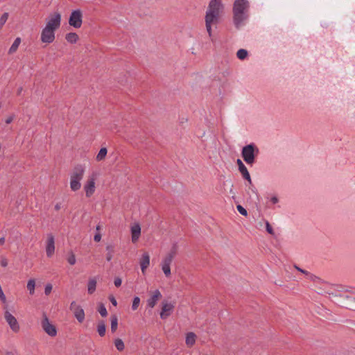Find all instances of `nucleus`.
Instances as JSON below:
<instances>
[{
    "label": "nucleus",
    "mask_w": 355,
    "mask_h": 355,
    "mask_svg": "<svg viewBox=\"0 0 355 355\" xmlns=\"http://www.w3.org/2000/svg\"><path fill=\"white\" fill-rule=\"evenodd\" d=\"M224 6L222 0H211L209 3L205 17V26L209 36H211V26L218 23L223 12Z\"/></svg>",
    "instance_id": "f257e3e1"
},
{
    "label": "nucleus",
    "mask_w": 355,
    "mask_h": 355,
    "mask_svg": "<svg viewBox=\"0 0 355 355\" xmlns=\"http://www.w3.org/2000/svg\"><path fill=\"white\" fill-rule=\"evenodd\" d=\"M250 3L248 0H235L233 4V23L236 29L245 25L249 17Z\"/></svg>",
    "instance_id": "f03ea898"
},
{
    "label": "nucleus",
    "mask_w": 355,
    "mask_h": 355,
    "mask_svg": "<svg viewBox=\"0 0 355 355\" xmlns=\"http://www.w3.org/2000/svg\"><path fill=\"white\" fill-rule=\"evenodd\" d=\"M333 302L340 307L355 311V298L347 293H328Z\"/></svg>",
    "instance_id": "7ed1b4c3"
},
{
    "label": "nucleus",
    "mask_w": 355,
    "mask_h": 355,
    "mask_svg": "<svg viewBox=\"0 0 355 355\" xmlns=\"http://www.w3.org/2000/svg\"><path fill=\"white\" fill-rule=\"evenodd\" d=\"M259 153V150L254 143L243 146L241 150L242 158L250 166H252L254 164L255 159Z\"/></svg>",
    "instance_id": "20e7f679"
},
{
    "label": "nucleus",
    "mask_w": 355,
    "mask_h": 355,
    "mask_svg": "<svg viewBox=\"0 0 355 355\" xmlns=\"http://www.w3.org/2000/svg\"><path fill=\"white\" fill-rule=\"evenodd\" d=\"M43 330L50 336L54 337L57 335V329L55 325L50 323L47 316L44 314L41 322Z\"/></svg>",
    "instance_id": "39448f33"
},
{
    "label": "nucleus",
    "mask_w": 355,
    "mask_h": 355,
    "mask_svg": "<svg viewBox=\"0 0 355 355\" xmlns=\"http://www.w3.org/2000/svg\"><path fill=\"white\" fill-rule=\"evenodd\" d=\"M83 15L80 10H73L69 17V24L70 26L78 28L81 27L83 23Z\"/></svg>",
    "instance_id": "423d86ee"
},
{
    "label": "nucleus",
    "mask_w": 355,
    "mask_h": 355,
    "mask_svg": "<svg viewBox=\"0 0 355 355\" xmlns=\"http://www.w3.org/2000/svg\"><path fill=\"white\" fill-rule=\"evenodd\" d=\"M95 176L94 174L89 176L86 183L84 185V190L87 197H91L95 191Z\"/></svg>",
    "instance_id": "0eeeda50"
},
{
    "label": "nucleus",
    "mask_w": 355,
    "mask_h": 355,
    "mask_svg": "<svg viewBox=\"0 0 355 355\" xmlns=\"http://www.w3.org/2000/svg\"><path fill=\"white\" fill-rule=\"evenodd\" d=\"M55 31L44 28L41 33V40L44 43H52L55 40Z\"/></svg>",
    "instance_id": "6e6552de"
},
{
    "label": "nucleus",
    "mask_w": 355,
    "mask_h": 355,
    "mask_svg": "<svg viewBox=\"0 0 355 355\" xmlns=\"http://www.w3.org/2000/svg\"><path fill=\"white\" fill-rule=\"evenodd\" d=\"M4 318L9 324L10 329L14 332H18L19 330V325L15 316H13L9 311H6L4 314Z\"/></svg>",
    "instance_id": "1a4fd4ad"
},
{
    "label": "nucleus",
    "mask_w": 355,
    "mask_h": 355,
    "mask_svg": "<svg viewBox=\"0 0 355 355\" xmlns=\"http://www.w3.org/2000/svg\"><path fill=\"white\" fill-rule=\"evenodd\" d=\"M70 309L73 311L74 315L79 322H83L85 320L84 310L75 302H72L70 304Z\"/></svg>",
    "instance_id": "9d476101"
},
{
    "label": "nucleus",
    "mask_w": 355,
    "mask_h": 355,
    "mask_svg": "<svg viewBox=\"0 0 355 355\" xmlns=\"http://www.w3.org/2000/svg\"><path fill=\"white\" fill-rule=\"evenodd\" d=\"M60 14L55 13L53 16L50 17L45 27L55 31L57 28L60 27Z\"/></svg>",
    "instance_id": "9b49d317"
},
{
    "label": "nucleus",
    "mask_w": 355,
    "mask_h": 355,
    "mask_svg": "<svg viewBox=\"0 0 355 355\" xmlns=\"http://www.w3.org/2000/svg\"><path fill=\"white\" fill-rule=\"evenodd\" d=\"M85 166L81 164L76 165L71 174L70 179L81 181L85 174Z\"/></svg>",
    "instance_id": "f8f14e48"
},
{
    "label": "nucleus",
    "mask_w": 355,
    "mask_h": 355,
    "mask_svg": "<svg viewBox=\"0 0 355 355\" xmlns=\"http://www.w3.org/2000/svg\"><path fill=\"white\" fill-rule=\"evenodd\" d=\"M174 305L171 303L162 302V311L160 313V317L162 319L167 318L172 311H173Z\"/></svg>",
    "instance_id": "ddd939ff"
},
{
    "label": "nucleus",
    "mask_w": 355,
    "mask_h": 355,
    "mask_svg": "<svg viewBox=\"0 0 355 355\" xmlns=\"http://www.w3.org/2000/svg\"><path fill=\"white\" fill-rule=\"evenodd\" d=\"M55 251V239L52 234H49L47 238L46 252L48 257H51Z\"/></svg>",
    "instance_id": "4468645a"
},
{
    "label": "nucleus",
    "mask_w": 355,
    "mask_h": 355,
    "mask_svg": "<svg viewBox=\"0 0 355 355\" xmlns=\"http://www.w3.org/2000/svg\"><path fill=\"white\" fill-rule=\"evenodd\" d=\"M162 297V294L159 290H155L153 293L151 297L147 300L148 306L150 308H153L156 304L157 302Z\"/></svg>",
    "instance_id": "2eb2a0df"
},
{
    "label": "nucleus",
    "mask_w": 355,
    "mask_h": 355,
    "mask_svg": "<svg viewBox=\"0 0 355 355\" xmlns=\"http://www.w3.org/2000/svg\"><path fill=\"white\" fill-rule=\"evenodd\" d=\"M140 266L141 269L143 273L145 272L146 269L150 265V256L148 253L144 252L142 254V257L140 259Z\"/></svg>",
    "instance_id": "dca6fc26"
},
{
    "label": "nucleus",
    "mask_w": 355,
    "mask_h": 355,
    "mask_svg": "<svg viewBox=\"0 0 355 355\" xmlns=\"http://www.w3.org/2000/svg\"><path fill=\"white\" fill-rule=\"evenodd\" d=\"M131 233H132V242H136L140 236L141 234V227L139 224H136L131 227Z\"/></svg>",
    "instance_id": "f3484780"
},
{
    "label": "nucleus",
    "mask_w": 355,
    "mask_h": 355,
    "mask_svg": "<svg viewBox=\"0 0 355 355\" xmlns=\"http://www.w3.org/2000/svg\"><path fill=\"white\" fill-rule=\"evenodd\" d=\"M196 335L193 332H189L186 336V344L189 347H192L196 343Z\"/></svg>",
    "instance_id": "a211bd4d"
},
{
    "label": "nucleus",
    "mask_w": 355,
    "mask_h": 355,
    "mask_svg": "<svg viewBox=\"0 0 355 355\" xmlns=\"http://www.w3.org/2000/svg\"><path fill=\"white\" fill-rule=\"evenodd\" d=\"M21 42V40L20 37H17L14 42L12 43V44L11 45V46L10 47L9 50H8V54H13L15 53L17 49H18V47L20 45Z\"/></svg>",
    "instance_id": "6ab92c4d"
},
{
    "label": "nucleus",
    "mask_w": 355,
    "mask_h": 355,
    "mask_svg": "<svg viewBox=\"0 0 355 355\" xmlns=\"http://www.w3.org/2000/svg\"><path fill=\"white\" fill-rule=\"evenodd\" d=\"M106 250L107 252L106 254V260L107 261H110L112 259L113 254L115 252L114 251V245H112V244L107 245L106 246Z\"/></svg>",
    "instance_id": "aec40b11"
},
{
    "label": "nucleus",
    "mask_w": 355,
    "mask_h": 355,
    "mask_svg": "<svg viewBox=\"0 0 355 355\" xmlns=\"http://www.w3.org/2000/svg\"><path fill=\"white\" fill-rule=\"evenodd\" d=\"M97 331L100 336L103 337L105 336L106 332V327L103 320L98 322L97 325Z\"/></svg>",
    "instance_id": "412c9836"
},
{
    "label": "nucleus",
    "mask_w": 355,
    "mask_h": 355,
    "mask_svg": "<svg viewBox=\"0 0 355 355\" xmlns=\"http://www.w3.org/2000/svg\"><path fill=\"white\" fill-rule=\"evenodd\" d=\"M65 38L68 42L75 44L78 40V35L76 33H69Z\"/></svg>",
    "instance_id": "4be33fe9"
},
{
    "label": "nucleus",
    "mask_w": 355,
    "mask_h": 355,
    "mask_svg": "<svg viewBox=\"0 0 355 355\" xmlns=\"http://www.w3.org/2000/svg\"><path fill=\"white\" fill-rule=\"evenodd\" d=\"M239 171L241 173L243 178L246 180L247 181L249 182L250 184H251V178L246 166H245L244 167H241V168H240Z\"/></svg>",
    "instance_id": "5701e85b"
},
{
    "label": "nucleus",
    "mask_w": 355,
    "mask_h": 355,
    "mask_svg": "<svg viewBox=\"0 0 355 355\" xmlns=\"http://www.w3.org/2000/svg\"><path fill=\"white\" fill-rule=\"evenodd\" d=\"M81 187L80 181L70 179V188L73 191H76L79 190Z\"/></svg>",
    "instance_id": "b1692460"
},
{
    "label": "nucleus",
    "mask_w": 355,
    "mask_h": 355,
    "mask_svg": "<svg viewBox=\"0 0 355 355\" xmlns=\"http://www.w3.org/2000/svg\"><path fill=\"white\" fill-rule=\"evenodd\" d=\"M96 281L94 279H90L87 284V291L89 294H92L96 291Z\"/></svg>",
    "instance_id": "393cba45"
},
{
    "label": "nucleus",
    "mask_w": 355,
    "mask_h": 355,
    "mask_svg": "<svg viewBox=\"0 0 355 355\" xmlns=\"http://www.w3.org/2000/svg\"><path fill=\"white\" fill-rule=\"evenodd\" d=\"M107 153V148L105 147L101 148L96 157V159L98 162L103 160L105 158Z\"/></svg>",
    "instance_id": "a878e982"
},
{
    "label": "nucleus",
    "mask_w": 355,
    "mask_h": 355,
    "mask_svg": "<svg viewBox=\"0 0 355 355\" xmlns=\"http://www.w3.org/2000/svg\"><path fill=\"white\" fill-rule=\"evenodd\" d=\"M118 327V318L117 316L113 315L111 316V331L115 332Z\"/></svg>",
    "instance_id": "bb28decb"
},
{
    "label": "nucleus",
    "mask_w": 355,
    "mask_h": 355,
    "mask_svg": "<svg viewBox=\"0 0 355 355\" xmlns=\"http://www.w3.org/2000/svg\"><path fill=\"white\" fill-rule=\"evenodd\" d=\"M114 345L119 352H122L125 348L124 343L121 338H116L114 340Z\"/></svg>",
    "instance_id": "cd10ccee"
},
{
    "label": "nucleus",
    "mask_w": 355,
    "mask_h": 355,
    "mask_svg": "<svg viewBox=\"0 0 355 355\" xmlns=\"http://www.w3.org/2000/svg\"><path fill=\"white\" fill-rule=\"evenodd\" d=\"M248 55V51L243 49H239L236 53V56L239 60H245Z\"/></svg>",
    "instance_id": "c85d7f7f"
},
{
    "label": "nucleus",
    "mask_w": 355,
    "mask_h": 355,
    "mask_svg": "<svg viewBox=\"0 0 355 355\" xmlns=\"http://www.w3.org/2000/svg\"><path fill=\"white\" fill-rule=\"evenodd\" d=\"M35 282L33 279H31L28 280L27 284V289L29 291L31 295L34 294L35 293Z\"/></svg>",
    "instance_id": "c756f323"
},
{
    "label": "nucleus",
    "mask_w": 355,
    "mask_h": 355,
    "mask_svg": "<svg viewBox=\"0 0 355 355\" xmlns=\"http://www.w3.org/2000/svg\"><path fill=\"white\" fill-rule=\"evenodd\" d=\"M97 311L102 317H106L107 315V311L103 303H98Z\"/></svg>",
    "instance_id": "7c9ffc66"
},
{
    "label": "nucleus",
    "mask_w": 355,
    "mask_h": 355,
    "mask_svg": "<svg viewBox=\"0 0 355 355\" xmlns=\"http://www.w3.org/2000/svg\"><path fill=\"white\" fill-rule=\"evenodd\" d=\"M162 269L166 277H168L171 276V267L169 265L162 263Z\"/></svg>",
    "instance_id": "2f4dec72"
},
{
    "label": "nucleus",
    "mask_w": 355,
    "mask_h": 355,
    "mask_svg": "<svg viewBox=\"0 0 355 355\" xmlns=\"http://www.w3.org/2000/svg\"><path fill=\"white\" fill-rule=\"evenodd\" d=\"M178 250V245L176 243H175L173 244V245L170 250V252L168 253V254L173 257H175L177 254Z\"/></svg>",
    "instance_id": "473e14b6"
},
{
    "label": "nucleus",
    "mask_w": 355,
    "mask_h": 355,
    "mask_svg": "<svg viewBox=\"0 0 355 355\" xmlns=\"http://www.w3.org/2000/svg\"><path fill=\"white\" fill-rule=\"evenodd\" d=\"M140 304V298L139 297H135L132 301V309L136 311Z\"/></svg>",
    "instance_id": "72a5a7b5"
},
{
    "label": "nucleus",
    "mask_w": 355,
    "mask_h": 355,
    "mask_svg": "<svg viewBox=\"0 0 355 355\" xmlns=\"http://www.w3.org/2000/svg\"><path fill=\"white\" fill-rule=\"evenodd\" d=\"M8 18V13L4 12L0 17V28L6 24Z\"/></svg>",
    "instance_id": "f704fd0d"
},
{
    "label": "nucleus",
    "mask_w": 355,
    "mask_h": 355,
    "mask_svg": "<svg viewBox=\"0 0 355 355\" xmlns=\"http://www.w3.org/2000/svg\"><path fill=\"white\" fill-rule=\"evenodd\" d=\"M67 261L70 265H74L76 263V257L75 254L71 252L69 255L67 257Z\"/></svg>",
    "instance_id": "c9c22d12"
},
{
    "label": "nucleus",
    "mask_w": 355,
    "mask_h": 355,
    "mask_svg": "<svg viewBox=\"0 0 355 355\" xmlns=\"http://www.w3.org/2000/svg\"><path fill=\"white\" fill-rule=\"evenodd\" d=\"M174 257L167 254L163 259L162 263L171 266Z\"/></svg>",
    "instance_id": "e433bc0d"
},
{
    "label": "nucleus",
    "mask_w": 355,
    "mask_h": 355,
    "mask_svg": "<svg viewBox=\"0 0 355 355\" xmlns=\"http://www.w3.org/2000/svg\"><path fill=\"white\" fill-rule=\"evenodd\" d=\"M236 209L238 210V211L243 216H246L248 215V211L247 210L243 207L241 206V205H238L236 206Z\"/></svg>",
    "instance_id": "4c0bfd02"
},
{
    "label": "nucleus",
    "mask_w": 355,
    "mask_h": 355,
    "mask_svg": "<svg viewBox=\"0 0 355 355\" xmlns=\"http://www.w3.org/2000/svg\"><path fill=\"white\" fill-rule=\"evenodd\" d=\"M266 229L268 234L271 235L274 234V230L268 221L266 222Z\"/></svg>",
    "instance_id": "58836bf2"
},
{
    "label": "nucleus",
    "mask_w": 355,
    "mask_h": 355,
    "mask_svg": "<svg viewBox=\"0 0 355 355\" xmlns=\"http://www.w3.org/2000/svg\"><path fill=\"white\" fill-rule=\"evenodd\" d=\"M51 291H52V285L50 284H46L45 286V288H44L45 295H49L51 293Z\"/></svg>",
    "instance_id": "ea45409f"
},
{
    "label": "nucleus",
    "mask_w": 355,
    "mask_h": 355,
    "mask_svg": "<svg viewBox=\"0 0 355 355\" xmlns=\"http://www.w3.org/2000/svg\"><path fill=\"white\" fill-rule=\"evenodd\" d=\"M116 287H119L121 285L122 281L119 277H116L114 281Z\"/></svg>",
    "instance_id": "a19ab883"
},
{
    "label": "nucleus",
    "mask_w": 355,
    "mask_h": 355,
    "mask_svg": "<svg viewBox=\"0 0 355 355\" xmlns=\"http://www.w3.org/2000/svg\"><path fill=\"white\" fill-rule=\"evenodd\" d=\"M109 300L113 306H116L117 305V302L115 297L113 295L109 296Z\"/></svg>",
    "instance_id": "79ce46f5"
},
{
    "label": "nucleus",
    "mask_w": 355,
    "mask_h": 355,
    "mask_svg": "<svg viewBox=\"0 0 355 355\" xmlns=\"http://www.w3.org/2000/svg\"><path fill=\"white\" fill-rule=\"evenodd\" d=\"M0 264L2 267H6L8 266V260L6 258H1L0 260Z\"/></svg>",
    "instance_id": "37998d69"
},
{
    "label": "nucleus",
    "mask_w": 355,
    "mask_h": 355,
    "mask_svg": "<svg viewBox=\"0 0 355 355\" xmlns=\"http://www.w3.org/2000/svg\"><path fill=\"white\" fill-rule=\"evenodd\" d=\"M307 275H309V279L313 282H316V281H319L320 280V279L318 277H316L315 275H313V274H308Z\"/></svg>",
    "instance_id": "c03bdc74"
},
{
    "label": "nucleus",
    "mask_w": 355,
    "mask_h": 355,
    "mask_svg": "<svg viewBox=\"0 0 355 355\" xmlns=\"http://www.w3.org/2000/svg\"><path fill=\"white\" fill-rule=\"evenodd\" d=\"M101 239V234L100 233H96L94 235V240L96 242H99Z\"/></svg>",
    "instance_id": "a18cd8bd"
},
{
    "label": "nucleus",
    "mask_w": 355,
    "mask_h": 355,
    "mask_svg": "<svg viewBox=\"0 0 355 355\" xmlns=\"http://www.w3.org/2000/svg\"><path fill=\"white\" fill-rule=\"evenodd\" d=\"M14 118H15V115H14V114H12V115H11V116H8V117L6 119V123L7 124H10V123H12V121H13Z\"/></svg>",
    "instance_id": "49530a36"
},
{
    "label": "nucleus",
    "mask_w": 355,
    "mask_h": 355,
    "mask_svg": "<svg viewBox=\"0 0 355 355\" xmlns=\"http://www.w3.org/2000/svg\"><path fill=\"white\" fill-rule=\"evenodd\" d=\"M236 164H237V166L239 167V170L240 168H241V167H244L245 166L244 164L243 163V162L240 159H237Z\"/></svg>",
    "instance_id": "de8ad7c7"
},
{
    "label": "nucleus",
    "mask_w": 355,
    "mask_h": 355,
    "mask_svg": "<svg viewBox=\"0 0 355 355\" xmlns=\"http://www.w3.org/2000/svg\"><path fill=\"white\" fill-rule=\"evenodd\" d=\"M270 201L273 203V204H276L278 202V198L276 197V196H273L270 199Z\"/></svg>",
    "instance_id": "09e8293b"
},
{
    "label": "nucleus",
    "mask_w": 355,
    "mask_h": 355,
    "mask_svg": "<svg viewBox=\"0 0 355 355\" xmlns=\"http://www.w3.org/2000/svg\"><path fill=\"white\" fill-rule=\"evenodd\" d=\"M61 209V203L60 202H58L56 203V205H55V209L56 211H58Z\"/></svg>",
    "instance_id": "8fccbe9b"
},
{
    "label": "nucleus",
    "mask_w": 355,
    "mask_h": 355,
    "mask_svg": "<svg viewBox=\"0 0 355 355\" xmlns=\"http://www.w3.org/2000/svg\"><path fill=\"white\" fill-rule=\"evenodd\" d=\"M5 243V237L2 236L0 238V245H3Z\"/></svg>",
    "instance_id": "3c124183"
},
{
    "label": "nucleus",
    "mask_w": 355,
    "mask_h": 355,
    "mask_svg": "<svg viewBox=\"0 0 355 355\" xmlns=\"http://www.w3.org/2000/svg\"><path fill=\"white\" fill-rule=\"evenodd\" d=\"M296 268H297L299 271H300L301 272H302V273H304V274H306V275H308V274H309V272H308L307 271L304 270H302V269H301V268H298V267H296Z\"/></svg>",
    "instance_id": "603ef678"
},
{
    "label": "nucleus",
    "mask_w": 355,
    "mask_h": 355,
    "mask_svg": "<svg viewBox=\"0 0 355 355\" xmlns=\"http://www.w3.org/2000/svg\"><path fill=\"white\" fill-rule=\"evenodd\" d=\"M22 90H23V88H22L21 87H20L19 88H18L17 92V95H20V94H21V92H22Z\"/></svg>",
    "instance_id": "864d4df0"
},
{
    "label": "nucleus",
    "mask_w": 355,
    "mask_h": 355,
    "mask_svg": "<svg viewBox=\"0 0 355 355\" xmlns=\"http://www.w3.org/2000/svg\"><path fill=\"white\" fill-rule=\"evenodd\" d=\"M100 229H101V225H98L96 226V230H97V231H99V230H100Z\"/></svg>",
    "instance_id": "5fc2aeb1"
},
{
    "label": "nucleus",
    "mask_w": 355,
    "mask_h": 355,
    "mask_svg": "<svg viewBox=\"0 0 355 355\" xmlns=\"http://www.w3.org/2000/svg\"><path fill=\"white\" fill-rule=\"evenodd\" d=\"M6 355H13V354L11 352H7Z\"/></svg>",
    "instance_id": "6e6d98bb"
}]
</instances>
